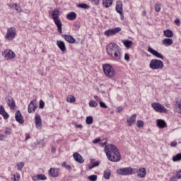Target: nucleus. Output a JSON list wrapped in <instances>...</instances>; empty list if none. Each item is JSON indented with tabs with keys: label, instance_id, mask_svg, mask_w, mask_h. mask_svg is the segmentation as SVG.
Returning a JSON list of instances; mask_svg holds the SVG:
<instances>
[{
	"label": "nucleus",
	"instance_id": "nucleus-12",
	"mask_svg": "<svg viewBox=\"0 0 181 181\" xmlns=\"http://www.w3.org/2000/svg\"><path fill=\"white\" fill-rule=\"evenodd\" d=\"M60 170L59 168H50L48 171V173L52 177H57L60 173H59Z\"/></svg>",
	"mask_w": 181,
	"mask_h": 181
},
{
	"label": "nucleus",
	"instance_id": "nucleus-4",
	"mask_svg": "<svg viewBox=\"0 0 181 181\" xmlns=\"http://www.w3.org/2000/svg\"><path fill=\"white\" fill-rule=\"evenodd\" d=\"M136 172H138V169L132 168L131 167H127L117 170V175H120L121 176L134 175V173H136Z\"/></svg>",
	"mask_w": 181,
	"mask_h": 181
},
{
	"label": "nucleus",
	"instance_id": "nucleus-28",
	"mask_svg": "<svg viewBox=\"0 0 181 181\" xmlns=\"http://www.w3.org/2000/svg\"><path fill=\"white\" fill-rule=\"evenodd\" d=\"M163 33L165 37H173V31H172V30H164Z\"/></svg>",
	"mask_w": 181,
	"mask_h": 181
},
{
	"label": "nucleus",
	"instance_id": "nucleus-14",
	"mask_svg": "<svg viewBox=\"0 0 181 181\" xmlns=\"http://www.w3.org/2000/svg\"><path fill=\"white\" fill-rule=\"evenodd\" d=\"M62 37L66 40V42H68V43H76V39H74L72 35H69L66 34H62Z\"/></svg>",
	"mask_w": 181,
	"mask_h": 181
},
{
	"label": "nucleus",
	"instance_id": "nucleus-34",
	"mask_svg": "<svg viewBox=\"0 0 181 181\" xmlns=\"http://www.w3.org/2000/svg\"><path fill=\"white\" fill-rule=\"evenodd\" d=\"M98 106V103L95 100H90L89 102V107L91 108H95V107Z\"/></svg>",
	"mask_w": 181,
	"mask_h": 181
},
{
	"label": "nucleus",
	"instance_id": "nucleus-13",
	"mask_svg": "<svg viewBox=\"0 0 181 181\" xmlns=\"http://www.w3.org/2000/svg\"><path fill=\"white\" fill-rule=\"evenodd\" d=\"M5 59L6 60H11L12 59H15V52H13L12 50H6L5 51Z\"/></svg>",
	"mask_w": 181,
	"mask_h": 181
},
{
	"label": "nucleus",
	"instance_id": "nucleus-64",
	"mask_svg": "<svg viewBox=\"0 0 181 181\" xmlns=\"http://www.w3.org/2000/svg\"><path fill=\"white\" fill-rule=\"evenodd\" d=\"M16 177L17 179H19V177H21V175H19V174H18V173H16Z\"/></svg>",
	"mask_w": 181,
	"mask_h": 181
},
{
	"label": "nucleus",
	"instance_id": "nucleus-32",
	"mask_svg": "<svg viewBox=\"0 0 181 181\" xmlns=\"http://www.w3.org/2000/svg\"><path fill=\"white\" fill-rule=\"evenodd\" d=\"M77 8H81V9H90V6L83 3V4H78Z\"/></svg>",
	"mask_w": 181,
	"mask_h": 181
},
{
	"label": "nucleus",
	"instance_id": "nucleus-56",
	"mask_svg": "<svg viewBox=\"0 0 181 181\" xmlns=\"http://www.w3.org/2000/svg\"><path fill=\"white\" fill-rule=\"evenodd\" d=\"M15 10L16 11V12H18L19 13H21V12H22V10L21 9V7H19V6L16 7Z\"/></svg>",
	"mask_w": 181,
	"mask_h": 181
},
{
	"label": "nucleus",
	"instance_id": "nucleus-44",
	"mask_svg": "<svg viewBox=\"0 0 181 181\" xmlns=\"http://www.w3.org/2000/svg\"><path fill=\"white\" fill-rule=\"evenodd\" d=\"M144 121L142 120H138L137 121V127L138 128H142V127H144Z\"/></svg>",
	"mask_w": 181,
	"mask_h": 181
},
{
	"label": "nucleus",
	"instance_id": "nucleus-31",
	"mask_svg": "<svg viewBox=\"0 0 181 181\" xmlns=\"http://www.w3.org/2000/svg\"><path fill=\"white\" fill-rule=\"evenodd\" d=\"M173 162H179V160H181V153H178L175 156L173 157Z\"/></svg>",
	"mask_w": 181,
	"mask_h": 181
},
{
	"label": "nucleus",
	"instance_id": "nucleus-2",
	"mask_svg": "<svg viewBox=\"0 0 181 181\" xmlns=\"http://www.w3.org/2000/svg\"><path fill=\"white\" fill-rule=\"evenodd\" d=\"M107 53L115 60H121V48L118 45L114 42L107 45Z\"/></svg>",
	"mask_w": 181,
	"mask_h": 181
},
{
	"label": "nucleus",
	"instance_id": "nucleus-30",
	"mask_svg": "<svg viewBox=\"0 0 181 181\" xmlns=\"http://www.w3.org/2000/svg\"><path fill=\"white\" fill-rule=\"evenodd\" d=\"M33 103H36V99L33 100L28 105V114H32L33 111Z\"/></svg>",
	"mask_w": 181,
	"mask_h": 181
},
{
	"label": "nucleus",
	"instance_id": "nucleus-1",
	"mask_svg": "<svg viewBox=\"0 0 181 181\" xmlns=\"http://www.w3.org/2000/svg\"><path fill=\"white\" fill-rule=\"evenodd\" d=\"M107 159L110 162H119L121 160V153L119 150L114 144H107L104 149Z\"/></svg>",
	"mask_w": 181,
	"mask_h": 181
},
{
	"label": "nucleus",
	"instance_id": "nucleus-42",
	"mask_svg": "<svg viewBox=\"0 0 181 181\" xmlns=\"http://www.w3.org/2000/svg\"><path fill=\"white\" fill-rule=\"evenodd\" d=\"M39 108H40V110H43L45 108V101H43V100H40Z\"/></svg>",
	"mask_w": 181,
	"mask_h": 181
},
{
	"label": "nucleus",
	"instance_id": "nucleus-6",
	"mask_svg": "<svg viewBox=\"0 0 181 181\" xmlns=\"http://www.w3.org/2000/svg\"><path fill=\"white\" fill-rule=\"evenodd\" d=\"M149 67L152 70H160L165 65L163 64V62L159 59H151L149 64Z\"/></svg>",
	"mask_w": 181,
	"mask_h": 181
},
{
	"label": "nucleus",
	"instance_id": "nucleus-9",
	"mask_svg": "<svg viewBox=\"0 0 181 181\" xmlns=\"http://www.w3.org/2000/svg\"><path fill=\"white\" fill-rule=\"evenodd\" d=\"M121 32V28L117 27L112 29H109L104 32L105 36L110 37V36H114V35H117V33H119Z\"/></svg>",
	"mask_w": 181,
	"mask_h": 181
},
{
	"label": "nucleus",
	"instance_id": "nucleus-18",
	"mask_svg": "<svg viewBox=\"0 0 181 181\" xmlns=\"http://www.w3.org/2000/svg\"><path fill=\"white\" fill-rule=\"evenodd\" d=\"M135 121H136V114H134L129 119H127V122L128 123L129 127H132V125L135 124Z\"/></svg>",
	"mask_w": 181,
	"mask_h": 181
},
{
	"label": "nucleus",
	"instance_id": "nucleus-52",
	"mask_svg": "<svg viewBox=\"0 0 181 181\" xmlns=\"http://www.w3.org/2000/svg\"><path fill=\"white\" fill-rule=\"evenodd\" d=\"M170 181H177V177L176 175L173 176V177H171L170 178Z\"/></svg>",
	"mask_w": 181,
	"mask_h": 181
},
{
	"label": "nucleus",
	"instance_id": "nucleus-8",
	"mask_svg": "<svg viewBox=\"0 0 181 181\" xmlns=\"http://www.w3.org/2000/svg\"><path fill=\"white\" fill-rule=\"evenodd\" d=\"M16 36V28L15 27H11L7 30L5 39L6 40H13Z\"/></svg>",
	"mask_w": 181,
	"mask_h": 181
},
{
	"label": "nucleus",
	"instance_id": "nucleus-17",
	"mask_svg": "<svg viewBox=\"0 0 181 181\" xmlns=\"http://www.w3.org/2000/svg\"><path fill=\"white\" fill-rule=\"evenodd\" d=\"M57 45L58 46L59 49H60L61 52H62L63 53L66 52V44L64 43V42L62 40H57Z\"/></svg>",
	"mask_w": 181,
	"mask_h": 181
},
{
	"label": "nucleus",
	"instance_id": "nucleus-21",
	"mask_svg": "<svg viewBox=\"0 0 181 181\" xmlns=\"http://www.w3.org/2000/svg\"><path fill=\"white\" fill-rule=\"evenodd\" d=\"M162 43L164 46H172L173 45V40L172 38H165L163 40Z\"/></svg>",
	"mask_w": 181,
	"mask_h": 181
},
{
	"label": "nucleus",
	"instance_id": "nucleus-16",
	"mask_svg": "<svg viewBox=\"0 0 181 181\" xmlns=\"http://www.w3.org/2000/svg\"><path fill=\"white\" fill-rule=\"evenodd\" d=\"M156 122L157 127H158V128H160L161 129H163V128H166L168 127V124L164 119H158L156 120Z\"/></svg>",
	"mask_w": 181,
	"mask_h": 181
},
{
	"label": "nucleus",
	"instance_id": "nucleus-39",
	"mask_svg": "<svg viewBox=\"0 0 181 181\" xmlns=\"http://www.w3.org/2000/svg\"><path fill=\"white\" fill-rule=\"evenodd\" d=\"M100 165V162L96 161L95 163H93V164L92 165H89L88 168L89 169H93V168H97V166Z\"/></svg>",
	"mask_w": 181,
	"mask_h": 181
},
{
	"label": "nucleus",
	"instance_id": "nucleus-61",
	"mask_svg": "<svg viewBox=\"0 0 181 181\" xmlns=\"http://www.w3.org/2000/svg\"><path fill=\"white\" fill-rule=\"evenodd\" d=\"M76 128H83V125H81V124H76Z\"/></svg>",
	"mask_w": 181,
	"mask_h": 181
},
{
	"label": "nucleus",
	"instance_id": "nucleus-43",
	"mask_svg": "<svg viewBox=\"0 0 181 181\" xmlns=\"http://www.w3.org/2000/svg\"><path fill=\"white\" fill-rule=\"evenodd\" d=\"M154 8L156 12H160V4H156Z\"/></svg>",
	"mask_w": 181,
	"mask_h": 181
},
{
	"label": "nucleus",
	"instance_id": "nucleus-40",
	"mask_svg": "<svg viewBox=\"0 0 181 181\" xmlns=\"http://www.w3.org/2000/svg\"><path fill=\"white\" fill-rule=\"evenodd\" d=\"M88 179H89V180H90V181H96L97 180V175H92L90 176H88Z\"/></svg>",
	"mask_w": 181,
	"mask_h": 181
},
{
	"label": "nucleus",
	"instance_id": "nucleus-22",
	"mask_svg": "<svg viewBox=\"0 0 181 181\" xmlns=\"http://www.w3.org/2000/svg\"><path fill=\"white\" fill-rule=\"evenodd\" d=\"M122 42L124 46H125V47H127V49H131V47H132V45H134V42L129 40H122Z\"/></svg>",
	"mask_w": 181,
	"mask_h": 181
},
{
	"label": "nucleus",
	"instance_id": "nucleus-49",
	"mask_svg": "<svg viewBox=\"0 0 181 181\" xmlns=\"http://www.w3.org/2000/svg\"><path fill=\"white\" fill-rule=\"evenodd\" d=\"M74 26L75 28H77V29H80V23H79V22H75V23H74Z\"/></svg>",
	"mask_w": 181,
	"mask_h": 181
},
{
	"label": "nucleus",
	"instance_id": "nucleus-48",
	"mask_svg": "<svg viewBox=\"0 0 181 181\" xmlns=\"http://www.w3.org/2000/svg\"><path fill=\"white\" fill-rule=\"evenodd\" d=\"M124 60H126V62H129V54L128 53L124 54Z\"/></svg>",
	"mask_w": 181,
	"mask_h": 181
},
{
	"label": "nucleus",
	"instance_id": "nucleus-38",
	"mask_svg": "<svg viewBox=\"0 0 181 181\" xmlns=\"http://www.w3.org/2000/svg\"><path fill=\"white\" fill-rule=\"evenodd\" d=\"M62 168H66L68 170H71V166L67 165V163H66V161L62 163Z\"/></svg>",
	"mask_w": 181,
	"mask_h": 181
},
{
	"label": "nucleus",
	"instance_id": "nucleus-35",
	"mask_svg": "<svg viewBox=\"0 0 181 181\" xmlns=\"http://www.w3.org/2000/svg\"><path fill=\"white\" fill-rule=\"evenodd\" d=\"M103 176L105 179H110V177H111V172H110L109 170H105L103 173Z\"/></svg>",
	"mask_w": 181,
	"mask_h": 181
},
{
	"label": "nucleus",
	"instance_id": "nucleus-15",
	"mask_svg": "<svg viewBox=\"0 0 181 181\" xmlns=\"http://www.w3.org/2000/svg\"><path fill=\"white\" fill-rule=\"evenodd\" d=\"M74 159L76 160V162H78V163H84V158H83V156L80 155V153L75 152L73 154Z\"/></svg>",
	"mask_w": 181,
	"mask_h": 181
},
{
	"label": "nucleus",
	"instance_id": "nucleus-23",
	"mask_svg": "<svg viewBox=\"0 0 181 181\" xmlns=\"http://www.w3.org/2000/svg\"><path fill=\"white\" fill-rule=\"evenodd\" d=\"M116 12H117V13H122V2L121 1H118L116 3Z\"/></svg>",
	"mask_w": 181,
	"mask_h": 181
},
{
	"label": "nucleus",
	"instance_id": "nucleus-11",
	"mask_svg": "<svg viewBox=\"0 0 181 181\" xmlns=\"http://www.w3.org/2000/svg\"><path fill=\"white\" fill-rule=\"evenodd\" d=\"M16 121L18 122V124H23L25 122V119H23V116L21 112V110H17L15 114Z\"/></svg>",
	"mask_w": 181,
	"mask_h": 181
},
{
	"label": "nucleus",
	"instance_id": "nucleus-62",
	"mask_svg": "<svg viewBox=\"0 0 181 181\" xmlns=\"http://www.w3.org/2000/svg\"><path fill=\"white\" fill-rule=\"evenodd\" d=\"M4 138H5V135L0 134V141H2V139H4Z\"/></svg>",
	"mask_w": 181,
	"mask_h": 181
},
{
	"label": "nucleus",
	"instance_id": "nucleus-60",
	"mask_svg": "<svg viewBox=\"0 0 181 181\" xmlns=\"http://www.w3.org/2000/svg\"><path fill=\"white\" fill-rule=\"evenodd\" d=\"M107 141H105L104 143H103L102 146H105V148L106 146H108V145H107Z\"/></svg>",
	"mask_w": 181,
	"mask_h": 181
},
{
	"label": "nucleus",
	"instance_id": "nucleus-5",
	"mask_svg": "<svg viewBox=\"0 0 181 181\" xmlns=\"http://www.w3.org/2000/svg\"><path fill=\"white\" fill-rule=\"evenodd\" d=\"M103 73L105 74V76L106 77H108L109 78H112L115 76V71L114 70V68L110 65V64H105L103 66Z\"/></svg>",
	"mask_w": 181,
	"mask_h": 181
},
{
	"label": "nucleus",
	"instance_id": "nucleus-46",
	"mask_svg": "<svg viewBox=\"0 0 181 181\" xmlns=\"http://www.w3.org/2000/svg\"><path fill=\"white\" fill-rule=\"evenodd\" d=\"M90 2L93 5H98V4H100V0H90Z\"/></svg>",
	"mask_w": 181,
	"mask_h": 181
},
{
	"label": "nucleus",
	"instance_id": "nucleus-7",
	"mask_svg": "<svg viewBox=\"0 0 181 181\" xmlns=\"http://www.w3.org/2000/svg\"><path fill=\"white\" fill-rule=\"evenodd\" d=\"M151 107L156 110V112H160V114H168V109H166L163 105H161L159 103H151Z\"/></svg>",
	"mask_w": 181,
	"mask_h": 181
},
{
	"label": "nucleus",
	"instance_id": "nucleus-53",
	"mask_svg": "<svg viewBox=\"0 0 181 181\" xmlns=\"http://www.w3.org/2000/svg\"><path fill=\"white\" fill-rule=\"evenodd\" d=\"M175 23L177 26H179V25H180V20L179 18H176V19L175 20Z\"/></svg>",
	"mask_w": 181,
	"mask_h": 181
},
{
	"label": "nucleus",
	"instance_id": "nucleus-51",
	"mask_svg": "<svg viewBox=\"0 0 181 181\" xmlns=\"http://www.w3.org/2000/svg\"><path fill=\"white\" fill-rule=\"evenodd\" d=\"M100 141H101V139L100 138H96L95 139H94L93 141V144H98V142H100Z\"/></svg>",
	"mask_w": 181,
	"mask_h": 181
},
{
	"label": "nucleus",
	"instance_id": "nucleus-41",
	"mask_svg": "<svg viewBox=\"0 0 181 181\" xmlns=\"http://www.w3.org/2000/svg\"><path fill=\"white\" fill-rule=\"evenodd\" d=\"M99 104H100V108H108V106H107V105L105 104V103L103 102V101H99Z\"/></svg>",
	"mask_w": 181,
	"mask_h": 181
},
{
	"label": "nucleus",
	"instance_id": "nucleus-27",
	"mask_svg": "<svg viewBox=\"0 0 181 181\" xmlns=\"http://www.w3.org/2000/svg\"><path fill=\"white\" fill-rule=\"evenodd\" d=\"M7 105L11 108V110H13L15 107H16V105L15 104V100H13V98L8 99Z\"/></svg>",
	"mask_w": 181,
	"mask_h": 181
},
{
	"label": "nucleus",
	"instance_id": "nucleus-58",
	"mask_svg": "<svg viewBox=\"0 0 181 181\" xmlns=\"http://www.w3.org/2000/svg\"><path fill=\"white\" fill-rule=\"evenodd\" d=\"M120 15V18L122 21H124V13L122 11V13H119Z\"/></svg>",
	"mask_w": 181,
	"mask_h": 181
},
{
	"label": "nucleus",
	"instance_id": "nucleus-63",
	"mask_svg": "<svg viewBox=\"0 0 181 181\" xmlns=\"http://www.w3.org/2000/svg\"><path fill=\"white\" fill-rule=\"evenodd\" d=\"M94 98H95V100H96V101H98L100 100V98H98V96H97V95H95Z\"/></svg>",
	"mask_w": 181,
	"mask_h": 181
},
{
	"label": "nucleus",
	"instance_id": "nucleus-54",
	"mask_svg": "<svg viewBox=\"0 0 181 181\" xmlns=\"http://www.w3.org/2000/svg\"><path fill=\"white\" fill-rule=\"evenodd\" d=\"M175 103L178 105L179 104L181 103V100L180 98H175Z\"/></svg>",
	"mask_w": 181,
	"mask_h": 181
},
{
	"label": "nucleus",
	"instance_id": "nucleus-24",
	"mask_svg": "<svg viewBox=\"0 0 181 181\" xmlns=\"http://www.w3.org/2000/svg\"><path fill=\"white\" fill-rule=\"evenodd\" d=\"M47 179V177H46V175H43V174H39L37 175H35L34 177H33V180H46Z\"/></svg>",
	"mask_w": 181,
	"mask_h": 181
},
{
	"label": "nucleus",
	"instance_id": "nucleus-3",
	"mask_svg": "<svg viewBox=\"0 0 181 181\" xmlns=\"http://www.w3.org/2000/svg\"><path fill=\"white\" fill-rule=\"evenodd\" d=\"M59 16H60V11L59 10L55 9L52 11V18L58 29V33L62 35V33H63L62 28V26H63V24H62V20H60Z\"/></svg>",
	"mask_w": 181,
	"mask_h": 181
},
{
	"label": "nucleus",
	"instance_id": "nucleus-47",
	"mask_svg": "<svg viewBox=\"0 0 181 181\" xmlns=\"http://www.w3.org/2000/svg\"><path fill=\"white\" fill-rule=\"evenodd\" d=\"M175 176L177 177V179H181V170L177 171Z\"/></svg>",
	"mask_w": 181,
	"mask_h": 181
},
{
	"label": "nucleus",
	"instance_id": "nucleus-50",
	"mask_svg": "<svg viewBox=\"0 0 181 181\" xmlns=\"http://www.w3.org/2000/svg\"><path fill=\"white\" fill-rule=\"evenodd\" d=\"M170 146H172V147H175V146H177V141H172L171 143H170Z\"/></svg>",
	"mask_w": 181,
	"mask_h": 181
},
{
	"label": "nucleus",
	"instance_id": "nucleus-37",
	"mask_svg": "<svg viewBox=\"0 0 181 181\" xmlns=\"http://www.w3.org/2000/svg\"><path fill=\"white\" fill-rule=\"evenodd\" d=\"M69 103H76V98L73 95H71L66 99Z\"/></svg>",
	"mask_w": 181,
	"mask_h": 181
},
{
	"label": "nucleus",
	"instance_id": "nucleus-29",
	"mask_svg": "<svg viewBox=\"0 0 181 181\" xmlns=\"http://www.w3.org/2000/svg\"><path fill=\"white\" fill-rule=\"evenodd\" d=\"M103 5L105 8H110V6H111V5H112V0H103Z\"/></svg>",
	"mask_w": 181,
	"mask_h": 181
},
{
	"label": "nucleus",
	"instance_id": "nucleus-59",
	"mask_svg": "<svg viewBox=\"0 0 181 181\" xmlns=\"http://www.w3.org/2000/svg\"><path fill=\"white\" fill-rule=\"evenodd\" d=\"M28 139H30V135L27 134L25 141H28Z\"/></svg>",
	"mask_w": 181,
	"mask_h": 181
},
{
	"label": "nucleus",
	"instance_id": "nucleus-55",
	"mask_svg": "<svg viewBox=\"0 0 181 181\" xmlns=\"http://www.w3.org/2000/svg\"><path fill=\"white\" fill-rule=\"evenodd\" d=\"M122 110H124V107L122 106H120V107H117V112L119 113V112H121V111H122Z\"/></svg>",
	"mask_w": 181,
	"mask_h": 181
},
{
	"label": "nucleus",
	"instance_id": "nucleus-33",
	"mask_svg": "<svg viewBox=\"0 0 181 181\" xmlns=\"http://www.w3.org/2000/svg\"><path fill=\"white\" fill-rule=\"evenodd\" d=\"M93 121H94V119L93 118L92 116H88L86 117V122L87 125H91V124H93Z\"/></svg>",
	"mask_w": 181,
	"mask_h": 181
},
{
	"label": "nucleus",
	"instance_id": "nucleus-10",
	"mask_svg": "<svg viewBox=\"0 0 181 181\" xmlns=\"http://www.w3.org/2000/svg\"><path fill=\"white\" fill-rule=\"evenodd\" d=\"M148 51L149 52V53L153 54V56H155V57H157L158 59H162V60H163L165 59V57H163V55H162V54H160V52L153 49L151 47H148Z\"/></svg>",
	"mask_w": 181,
	"mask_h": 181
},
{
	"label": "nucleus",
	"instance_id": "nucleus-26",
	"mask_svg": "<svg viewBox=\"0 0 181 181\" xmlns=\"http://www.w3.org/2000/svg\"><path fill=\"white\" fill-rule=\"evenodd\" d=\"M66 18L69 21H74L77 18L76 12L72 11L66 15Z\"/></svg>",
	"mask_w": 181,
	"mask_h": 181
},
{
	"label": "nucleus",
	"instance_id": "nucleus-36",
	"mask_svg": "<svg viewBox=\"0 0 181 181\" xmlns=\"http://www.w3.org/2000/svg\"><path fill=\"white\" fill-rule=\"evenodd\" d=\"M25 166V163L20 162L17 164V168L18 170H21V169H23V167Z\"/></svg>",
	"mask_w": 181,
	"mask_h": 181
},
{
	"label": "nucleus",
	"instance_id": "nucleus-57",
	"mask_svg": "<svg viewBox=\"0 0 181 181\" xmlns=\"http://www.w3.org/2000/svg\"><path fill=\"white\" fill-rule=\"evenodd\" d=\"M13 181H19V179H18L17 177H16V175H13Z\"/></svg>",
	"mask_w": 181,
	"mask_h": 181
},
{
	"label": "nucleus",
	"instance_id": "nucleus-45",
	"mask_svg": "<svg viewBox=\"0 0 181 181\" xmlns=\"http://www.w3.org/2000/svg\"><path fill=\"white\" fill-rule=\"evenodd\" d=\"M6 135H11V128L6 127L5 129Z\"/></svg>",
	"mask_w": 181,
	"mask_h": 181
},
{
	"label": "nucleus",
	"instance_id": "nucleus-25",
	"mask_svg": "<svg viewBox=\"0 0 181 181\" xmlns=\"http://www.w3.org/2000/svg\"><path fill=\"white\" fill-rule=\"evenodd\" d=\"M35 124L37 128V127H42V119L40 118V115H36L35 117Z\"/></svg>",
	"mask_w": 181,
	"mask_h": 181
},
{
	"label": "nucleus",
	"instance_id": "nucleus-20",
	"mask_svg": "<svg viewBox=\"0 0 181 181\" xmlns=\"http://www.w3.org/2000/svg\"><path fill=\"white\" fill-rule=\"evenodd\" d=\"M0 115H2L4 119H8L9 118V114L5 111V107L4 105H0Z\"/></svg>",
	"mask_w": 181,
	"mask_h": 181
},
{
	"label": "nucleus",
	"instance_id": "nucleus-19",
	"mask_svg": "<svg viewBox=\"0 0 181 181\" xmlns=\"http://www.w3.org/2000/svg\"><path fill=\"white\" fill-rule=\"evenodd\" d=\"M136 173H137L138 177H145V176H146V169H145V168L137 169Z\"/></svg>",
	"mask_w": 181,
	"mask_h": 181
}]
</instances>
